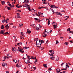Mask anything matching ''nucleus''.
<instances>
[{
	"label": "nucleus",
	"mask_w": 73,
	"mask_h": 73,
	"mask_svg": "<svg viewBox=\"0 0 73 73\" xmlns=\"http://www.w3.org/2000/svg\"><path fill=\"white\" fill-rule=\"evenodd\" d=\"M48 42H49V41L48 40H47L46 42V43L47 44L48 43Z\"/></svg>",
	"instance_id": "59"
},
{
	"label": "nucleus",
	"mask_w": 73,
	"mask_h": 73,
	"mask_svg": "<svg viewBox=\"0 0 73 73\" xmlns=\"http://www.w3.org/2000/svg\"><path fill=\"white\" fill-rule=\"evenodd\" d=\"M31 59L35 60V58H34V57L33 56H31Z\"/></svg>",
	"instance_id": "31"
},
{
	"label": "nucleus",
	"mask_w": 73,
	"mask_h": 73,
	"mask_svg": "<svg viewBox=\"0 0 73 73\" xmlns=\"http://www.w3.org/2000/svg\"><path fill=\"white\" fill-rule=\"evenodd\" d=\"M8 5H9V7H10V6H12V5L10 4H8Z\"/></svg>",
	"instance_id": "54"
},
{
	"label": "nucleus",
	"mask_w": 73,
	"mask_h": 73,
	"mask_svg": "<svg viewBox=\"0 0 73 73\" xmlns=\"http://www.w3.org/2000/svg\"><path fill=\"white\" fill-rule=\"evenodd\" d=\"M52 5H49L50 7H51V8H52Z\"/></svg>",
	"instance_id": "41"
},
{
	"label": "nucleus",
	"mask_w": 73,
	"mask_h": 73,
	"mask_svg": "<svg viewBox=\"0 0 73 73\" xmlns=\"http://www.w3.org/2000/svg\"><path fill=\"white\" fill-rule=\"evenodd\" d=\"M19 5V4H18L16 6L17 8H18V5Z\"/></svg>",
	"instance_id": "47"
},
{
	"label": "nucleus",
	"mask_w": 73,
	"mask_h": 73,
	"mask_svg": "<svg viewBox=\"0 0 73 73\" xmlns=\"http://www.w3.org/2000/svg\"><path fill=\"white\" fill-rule=\"evenodd\" d=\"M58 59L56 58V59H55V61H58V60H59V59H58Z\"/></svg>",
	"instance_id": "32"
},
{
	"label": "nucleus",
	"mask_w": 73,
	"mask_h": 73,
	"mask_svg": "<svg viewBox=\"0 0 73 73\" xmlns=\"http://www.w3.org/2000/svg\"><path fill=\"white\" fill-rule=\"evenodd\" d=\"M19 15H20V13H17V15L18 16H19Z\"/></svg>",
	"instance_id": "50"
},
{
	"label": "nucleus",
	"mask_w": 73,
	"mask_h": 73,
	"mask_svg": "<svg viewBox=\"0 0 73 73\" xmlns=\"http://www.w3.org/2000/svg\"><path fill=\"white\" fill-rule=\"evenodd\" d=\"M65 64H66V67L67 66V65H68V64L66 63H65Z\"/></svg>",
	"instance_id": "52"
},
{
	"label": "nucleus",
	"mask_w": 73,
	"mask_h": 73,
	"mask_svg": "<svg viewBox=\"0 0 73 73\" xmlns=\"http://www.w3.org/2000/svg\"><path fill=\"white\" fill-rule=\"evenodd\" d=\"M27 57L28 58H29H29H30V56H27Z\"/></svg>",
	"instance_id": "63"
},
{
	"label": "nucleus",
	"mask_w": 73,
	"mask_h": 73,
	"mask_svg": "<svg viewBox=\"0 0 73 73\" xmlns=\"http://www.w3.org/2000/svg\"><path fill=\"white\" fill-rule=\"evenodd\" d=\"M15 6V5H13L12 6H11L10 7V8H13V7H14Z\"/></svg>",
	"instance_id": "46"
},
{
	"label": "nucleus",
	"mask_w": 73,
	"mask_h": 73,
	"mask_svg": "<svg viewBox=\"0 0 73 73\" xmlns=\"http://www.w3.org/2000/svg\"><path fill=\"white\" fill-rule=\"evenodd\" d=\"M33 69H34V70H36V67H33V68H32V69L33 70Z\"/></svg>",
	"instance_id": "37"
},
{
	"label": "nucleus",
	"mask_w": 73,
	"mask_h": 73,
	"mask_svg": "<svg viewBox=\"0 0 73 73\" xmlns=\"http://www.w3.org/2000/svg\"><path fill=\"white\" fill-rule=\"evenodd\" d=\"M50 58L51 60H54V57H52Z\"/></svg>",
	"instance_id": "23"
},
{
	"label": "nucleus",
	"mask_w": 73,
	"mask_h": 73,
	"mask_svg": "<svg viewBox=\"0 0 73 73\" xmlns=\"http://www.w3.org/2000/svg\"><path fill=\"white\" fill-rule=\"evenodd\" d=\"M21 34L23 36H24V34L23 32H21Z\"/></svg>",
	"instance_id": "35"
},
{
	"label": "nucleus",
	"mask_w": 73,
	"mask_h": 73,
	"mask_svg": "<svg viewBox=\"0 0 73 73\" xmlns=\"http://www.w3.org/2000/svg\"><path fill=\"white\" fill-rule=\"evenodd\" d=\"M36 16H38V17H40V16L39 15H38V14H37V13H36Z\"/></svg>",
	"instance_id": "33"
},
{
	"label": "nucleus",
	"mask_w": 73,
	"mask_h": 73,
	"mask_svg": "<svg viewBox=\"0 0 73 73\" xmlns=\"http://www.w3.org/2000/svg\"><path fill=\"white\" fill-rule=\"evenodd\" d=\"M17 62V60H15V62Z\"/></svg>",
	"instance_id": "64"
},
{
	"label": "nucleus",
	"mask_w": 73,
	"mask_h": 73,
	"mask_svg": "<svg viewBox=\"0 0 73 73\" xmlns=\"http://www.w3.org/2000/svg\"><path fill=\"white\" fill-rule=\"evenodd\" d=\"M23 7H27V5H26V4L25 3L23 5Z\"/></svg>",
	"instance_id": "30"
},
{
	"label": "nucleus",
	"mask_w": 73,
	"mask_h": 73,
	"mask_svg": "<svg viewBox=\"0 0 73 73\" xmlns=\"http://www.w3.org/2000/svg\"><path fill=\"white\" fill-rule=\"evenodd\" d=\"M1 3H2V5H4V4H5V2H4V1H2Z\"/></svg>",
	"instance_id": "18"
},
{
	"label": "nucleus",
	"mask_w": 73,
	"mask_h": 73,
	"mask_svg": "<svg viewBox=\"0 0 73 73\" xmlns=\"http://www.w3.org/2000/svg\"><path fill=\"white\" fill-rule=\"evenodd\" d=\"M23 50V49L21 48L20 49V50H18V51H19V52H21V51H22V50Z\"/></svg>",
	"instance_id": "20"
},
{
	"label": "nucleus",
	"mask_w": 73,
	"mask_h": 73,
	"mask_svg": "<svg viewBox=\"0 0 73 73\" xmlns=\"http://www.w3.org/2000/svg\"><path fill=\"white\" fill-rule=\"evenodd\" d=\"M26 62H25H25H26V63L27 64H29V63H30V62H29V60H26Z\"/></svg>",
	"instance_id": "3"
},
{
	"label": "nucleus",
	"mask_w": 73,
	"mask_h": 73,
	"mask_svg": "<svg viewBox=\"0 0 73 73\" xmlns=\"http://www.w3.org/2000/svg\"><path fill=\"white\" fill-rule=\"evenodd\" d=\"M15 2H12V5H13L15 4Z\"/></svg>",
	"instance_id": "44"
},
{
	"label": "nucleus",
	"mask_w": 73,
	"mask_h": 73,
	"mask_svg": "<svg viewBox=\"0 0 73 73\" xmlns=\"http://www.w3.org/2000/svg\"><path fill=\"white\" fill-rule=\"evenodd\" d=\"M53 27L54 29H55L57 27V26L56 25H54L53 26Z\"/></svg>",
	"instance_id": "13"
},
{
	"label": "nucleus",
	"mask_w": 73,
	"mask_h": 73,
	"mask_svg": "<svg viewBox=\"0 0 73 73\" xmlns=\"http://www.w3.org/2000/svg\"><path fill=\"white\" fill-rule=\"evenodd\" d=\"M4 59H6V58H9L7 56H5V57H4Z\"/></svg>",
	"instance_id": "24"
},
{
	"label": "nucleus",
	"mask_w": 73,
	"mask_h": 73,
	"mask_svg": "<svg viewBox=\"0 0 73 73\" xmlns=\"http://www.w3.org/2000/svg\"><path fill=\"white\" fill-rule=\"evenodd\" d=\"M36 41H37V42H38L37 44H38V43H39V44H40V43L41 42V40H39V41H38V39Z\"/></svg>",
	"instance_id": "11"
},
{
	"label": "nucleus",
	"mask_w": 73,
	"mask_h": 73,
	"mask_svg": "<svg viewBox=\"0 0 73 73\" xmlns=\"http://www.w3.org/2000/svg\"><path fill=\"white\" fill-rule=\"evenodd\" d=\"M55 7H56V6L54 5H52V8H55Z\"/></svg>",
	"instance_id": "26"
},
{
	"label": "nucleus",
	"mask_w": 73,
	"mask_h": 73,
	"mask_svg": "<svg viewBox=\"0 0 73 73\" xmlns=\"http://www.w3.org/2000/svg\"><path fill=\"white\" fill-rule=\"evenodd\" d=\"M4 31H5V30H1L0 32V33L1 34H4Z\"/></svg>",
	"instance_id": "2"
},
{
	"label": "nucleus",
	"mask_w": 73,
	"mask_h": 73,
	"mask_svg": "<svg viewBox=\"0 0 73 73\" xmlns=\"http://www.w3.org/2000/svg\"><path fill=\"white\" fill-rule=\"evenodd\" d=\"M5 73H9V71H6L5 72Z\"/></svg>",
	"instance_id": "49"
},
{
	"label": "nucleus",
	"mask_w": 73,
	"mask_h": 73,
	"mask_svg": "<svg viewBox=\"0 0 73 73\" xmlns=\"http://www.w3.org/2000/svg\"><path fill=\"white\" fill-rule=\"evenodd\" d=\"M35 61L34 62L35 64H36L37 62V60L36 59V60H35Z\"/></svg>",
	"instance_id": "27"
},
{
	"label": "nucleus",
	"mask_w": 73,
	"mask_h": 73,
	"mask_svg": "<svg viewBox=\"0 0 73 73\" xmlns=\"http://www.w3.org/2000/svg\"><path fill=\"white\" fill-rule=\"evenodd\" d=\"M42 1L43 2L42 3H43V4H46V3H45V1H46V0H42Z\"/></svg>",
	"instance_id": "9"
},
{
	"label": "nucleus",
	"mask_w": 73,
	"mask_h": 73,
	"mask_svg": "<svg viewBox=\"0 0 73 73\" xmlns=\"http://www.w3.org/2000/svg\"><path fill=\"white\" fill-rule=\"evenodd\" d=\"M49 52H50L51 54H54V51L53 50H50Z\"/></svg>",
	"instance_id": "4"
},
{
	"label": "nucleus",
	"mask_w": 73,
	"mask_h": 73,
	"mask_svg": "<svg viewBox=\"0 0 73 73\" xmlns=\"http://www.w3.org/2000/svg\"><path fill=\"white\" fill-rule=\"evenodd\" d=\"M43 65L44 68H47V64H43Z\"/></svg>",
	"instance_id": "15"
},
{
	"label": "nucleus",
	"mask_w": 73,
	"mask_h": 73,
	"mask_svg": "<svg viewBox=\"0 0 73 73\" xmlns=\"http://www.w3.org/2000/svg\"><path fill=\"white\" fill-rule=\"evenodd\" d=\"M30 8V7L29 6L27 7V8H28V10H29L30 11H32V10L31 9V8Z\"/></svg>",
	"instance_id": "16"
},
{
	"label": "nucleus",
	"mask_w": 73,
	"mask_h": 73,
	"mask_svg": "<svg viewBox=\"0 0 73 73\" xmlns=\"http://www.w3.org/2000/svg\"><path fill=\"white\" fill-rule=\"evenodd\" d=\"M36 44L37 46V47H39V48H40L41 44H40V43H37V41H36Z\"/></svg>",
	"instance_id": "1"
},
{
	"label": "nucleus",
	"mask_w": 73,
	"mask_h": 73,
	"mask_svg": "<svg viewBox=\"0 0 73 73\" xmlns=\"http://www.w3.org/2000/svg\"><path fill=\"white\" fill-rule=\"evenodd\" d=\"M15 49V47H12V49Z\"/></svg>",
	"instance_id": "61"
},
{
	"label": "nucleus",
	"mask_w": 73,
	"mask_h": 73,
	"mask_svg": "<svg viewBox=\"0 0 73 73\" xmlns=\"http://www.w3.org/2000/svg\"><path fill=\"white\" fill-rule=\"evenodd\" d=\"M5 22H6V23H8V22H7V20H6L5 21Z\"/></svg>",
	"instance_id": "60"
},
{
	"label": "nucleus",
	"mask_w": 73,
	"mask_h": 73,
	"mask_svg": "<svg viewBox=\"0 0 73 73\" xmlns=\"http://www.w3.org/2000/svg\"><path fill=\"white\" fill-rule=\"evenodd\" d=\"M15 17L17 19H18V18H20V17Z\"/></svg>",
	"instance_id": "43"
},
{
	"label": "nucleus",
	"mask_w": 73,
	"mask_h": 73,
	"mask_svg": "<svg viewBox=\"0 0 73 73\" xmlns=\"http://www.w3.org/2000/svg\"><path fill=\"white\" fill-rule=\"evenodd\" d=\"M70 42H71V43H73V41H72V40H70Z\"/></svg>",
	"instance_id": "56"
},
{
	"label": "nucleus",
	"mask_w": 73,
	"mask_h": 73,
	"mask_svg": "<svg viewBox=\"0 0 73 73\" xmlns=\"http://www.w3.org/2000/svg\"><path fill=\"white\" fill-rule=\"evenodd\" d=\"M23 3H29V1H28V0H25L24 2H23Z\"/></svg>",
	"instance_id": "14"
},
{
	"label": "nucleus",
	"mask_w": 73,
	"mask_h": 73,
	"mask_svg": "<svg viewBox=\"0 0 73 73\" xmlns=\"http://www.w3.org/2000/svg\"><path fill=\"white\" fill-rule=\"evenodd\" d=\"M48 54H49V55L50 56H52V54H50L49 53Z\"/></svg>",
	"instance_id": "53"
},
{
	"label": "nucleus",
	"mask_w": 73,
	"mask_h": 73,
	"mask_svg": "<svg viewBox=\"0 0 73 73\" xmlns=\"http://www.w3.org/2000/svg\"><path fill=\"white\" fill-rule=\"evenodd\" d=\"M31 33V31L29 30V29H27V33Z\"/></svg>",
	"instance_id": "7"
},
{
	"label": "nucleus",
	"mask_w": 73,
	"mask_h": 73,
	"mask_svg": "<svg viewBox=\"0 0 73 73\" xmlns=\"http://www.w3.org/2000/svg\"><path fill=\"white\" fill-rule=\"evenodd\" d=\"M44 49V48L43 47H41V50H43Z\"/></svg>",
	"instance_id": "42"
},
{
	"label": "nucleus",
	"mask_w": 73,
	"mask_h": 73,
	"mask_svg": "<svg viewBox=\"0 0 73 73\" xmlns=\"http://www.w3.org/2000/svg\"><path fill=\"white\" fill-rule=\"evenodd\" d=\"M34 19L35 20H38V18L37 19V18H34Z\"/></svg>",
	"instance_id": "39"
},
{
	"label": "nucleus",
	"mask_w": 73,
	"mask_h": 73,
	"mask_svg": "<svg viewBox=\"0 0 73 73\" xmlns=\"http://www.w3.org/2000/svg\"><path fill=\"white\" fill-rule=\"evenodd\" d=\"M36 30H37V31H38V30H39V29H40L39 28L37 27H36Z\"/></svg>",
	"instance_id": "28"
},
{
	"label": "nucleus",
	"mask_w": 73,
	"mask_h": 73,
	"mask_svg": "<svg viewBox=\"0 0 73 73\" xmlns=\"http://www.w3.org/2000/svg\"><path fill=\"white\" fill-rule=\"evenodd\" d=\"M7 9H8L9 11V10H11V8L10 7H7Z\"/></svg>",
	"instance_id": "19"
},
{
	"label": "nucleus",
	"mask_w": 73,
	"mask_h": 73,
	"mask_svg": "<svg viewBox=\"0 0 73 73\" xmlns=\"http://www.w3.org/2000/svg\"><path fill=\"white\" fill-rule=\"evenodd\" d=\"M69 16H66V17H64V18H65V19H68V18H69Z\"/></svg>",
	"instance_id": "22"
},
{
	"label": "nucleus",
	"mask_w": 73,
	"mask_h": 73,
	"mask_svg": "<svg viewBox=\"0 0 73 73\" xmlns=\"http://www.w3.org/2000/svg\"><path fill=\"white\" fill-rule=\"evenodd\" d=\"M56 44H58V40H56Z\"/></svg>",
	"instance_id": "34"
},
{
	"label": "nucleus",
	"mask_w": 73,
	"mask_h": 73,
	"mask_svg": "<svg viewBox=\"0 0 73 73\" xmlns=\"http://www.w3.org/2000/svg\"><path fill=\"white\" fill-rule=\"evenodd\" d=\"M23 24H20L19 25V27H20L21 28V27H22V26H23Z\"/></svg>",
	"instance_id": "17"
},
{
	"label": "nucleus",
	"mask_w": 73,
	"mask_h": 73,
	"mask_svg": "<svg viewBox=\"0 0 73 73\" xmlns=\"http://www.w3.org/2000/svg\"><path fill=\"white\" fill-rule=\"evenodd\" d=\"M72 31H70L69 33H72Z\"/></svg>",
	"instance_id": "57"
},
{
	"label": "nucleus",
	"mask_w": 73,
	"mask_h": 73,
	"mask_svg": "<svg viewBox=\"0 0 73 73\" xmlns=\"http://www.w3.org/2000/svg\"><path fill=\"white\" fill-rule=\"evenodd\" d=\"M16 66L17 67H19V68H20V67H21V65L19 64V63L17 64Z\"/></svg>",
	"instance_id": "6"
},
{
	"label": "nucleus",
	"mask_w": 73,
	"mask_h": 73,
	"mask_svg": "<svg viewBox=\"0 0 73 73\" xmlns=\"http://www.w3.org/2000/svg\"><path fill=\"white\" fill-rule=\"evenodd\" d=\"M7 64L5 63H3L2 64L3 66H7Z\"/></svg>",
	"instance_id": "8"
},
{
	"label": "nucleus",
	"mask_w": 73,
	"mask_h": 73,
	"mask_svg": "<svg viewBox=\"0 0 73 73\" xmlns=\"http://www.w3.org/2000/svg\"><path fill=\"white\" fill-rule=\"evenodd\" d=\"M67 32H69V31H70V28H69L68 29H67Z\"/></svg>",
	"instance_id": "21"
},
{
	"label": "nucleus",
	"mask_w": 73,
	"mask_h": 73,
	"mask_svg": "<svg viewBox=\"0 0 73 73\" xmlns=\"http://www.w3.org/2000/svg\"><path fill=\"white\" fill-rule=\"evenodd\" d=\"M58 15H60V16H62V14L60 13H59V14Z\"/></svg>",
	"instance_id": "55"
},
{
	"label": "nucleus",
	"mask_w": 73,
	"mask_h": 73,
	"mask_svg": "<svg viewBox=\"0 0 73 73\" xmlns=\"http://www.w3.org/2000/svg\"><path fill=\"white\" fill-rule=\"evenodd\" d=\"M7 27H8V25L7 24V25L5 26V28H7Z\"/></svg>",
	"instance_id": "40"
},
{
	"label": "nucleus",
	"mask_w": 73,
	"mask_h": 73,
	"mask_svg": "<svg viewBox=\"0 0 73 73\" xmlns=\"http://www.w3.org/2000/svg\"><path fill=\"white\" fill-rule=\"evenodd\" d=\"M60 70L59 68L57 69L56 70V73H60Z\"/></svg>",
	"instance_id": "5"
},
{
	"label": "nucleus",
	"mask_w": 73,
	"mask_h": 73,
	"mask_svg": "<svg viewBox=\"0 0 73 73\" xmlns=\"http://www.w3.org/2000/svg\"><path fill=\"white\" fill-rule=\"evenodd\" d=\"M44 42V41L42 40H40V44H42V43Z\"/></svg>",
	"instance_id": "12"
},
{
	"label": "nucleus",
	"mask_w": 73,
	"mask_h": 73,
	"mask_svg": "<svg viewBox=\"0 0 73 73\" xmlns=\"http://www.w3.org/2000/svg\"><path fill=\"white\" fill-rule=\"evenodd\" d=\"M65 44V45H68V44L66 42H65V43H64Z\"/></svg>",
	"instance_id": "58"
},
{
	"label": "nucleus",
	"mask_w": 73,
	"mask_h": 73,
	"mask_svg": "<svg viewBox=\"0 0 73 73\" xmlns=\"http://www.w3.org/2000/svg\"><path fill=\"white\" fill-rule=\"evenodd\" d=\"M45 35H44L43 36V37H46V33H45Z\"/></svg>",
	"instance_id": "29"
},
{
	"label": "nucleus",
	"mask_w": 73,
	"mask_h": 73,
	"mask_svg": "<svg viewBox=\"0 0 73 73\" xmlns=\"http://www.w3.org/2000/svg\"><path fill=\"white\" fill-rule=\"evenodd\" d=\"M48 70H50V71H51V70H52V69L51 68H49V69H48Z\"/></svg>",
	"instance_id": "45"
},
{
	"label": "nucleus",
	"mask_w": 73,
	"mask_h": 73,
	"mask_svg": "<svg viewBox=\"0 0 73 73\" xmlns=\"http://www.w3.org/2000/svg\"><path fill=\"white\" fill-rule=\"evenodd\" d=\"M38 14L39 15H41V14H42V13L40 12H38Z\"/></svg>",
	"instance_id": "25"
},
{
	"label": "nucleus",
	"mask_w": 73,
	"mask_h": 73,
	"mask_svg": "<svg viewBox=\"0 0 73 73\" xmlns=\"http://www.w3.org/2000/svg\"><path fill=\"white\" fill-rule=\"evenodd\" d=\"M59 13L58 12H56L54 13H56V14H57V13Z\"/></svg>",
	"instance_id": "51"
},
{
	"label": "nucleus",
	"mask_w": 73,
	"mask_h": 73,
	"mask_svg": "<svg viewBox=\"0 0 73 73\" xmlns=\"http://www.w3.org/2000/svg\"><path fill=\"white\" fill-rule=\"evenodd\" d=\"M2 22L3 23L5 22V19L2 21Z\"/></svg>",
	"instance_id": "48"
},
{
	"label": "nucleus",
	"mask_w": 73,
	"mask_h": 73,
	"mask_svg": "<svg viewBox=\"0 0 73 73\" xmlns=\"http://www.w3.org/2000/svg\"><path fill=\"white\" fill-rule=\"evenodd\" d=\"M5 34L6 35H9V33H8V32H6Z\"/></svg>",
	"instance_id": "36"
},
{
	"label": "nucleus",
	"mask_w": 73,
	"mask_h": 73,
	"mask_svg": "<svg viewBox=\"0 0 73 73\" xmlns=\"http://www.w3.org/2000/svg\"><path fill=\"white\" fill-rule=\"evenodd\" d=\"M66 72V71H65L63 72V73H65Z\"/></svg>",
	"instance_id": "62"
},
{
	"label": "nucleus",
	"mask_w": 73,
	"mask_h": 73,
	"mask_svg": "<svg viewBox=\"0 0 73 73\" xmlns=\"http://www.w3.org/2000/svg\"><path fill=\"white\" fill-rule=\"evenodd\" d=\"M1 28V29H3L5 28L4 27V25H2Z\"/></svg>",
	"instance_id": "10"
},
{
	"label": "nucleus",
	"mask_w": 73,
	"mask_h": 73,
	"mask_svg": "<svg viewBox=\"0 0 73 73\" xmlns=\"http://www.w3.org/2000/svg\"><path fill=\"white\" fill-rule=\"evenodd\" d=\"M62 70H66V69H65V68H64V69H62Z\"/></svg>",
	"instance_id": "38"
}]
</instances>
